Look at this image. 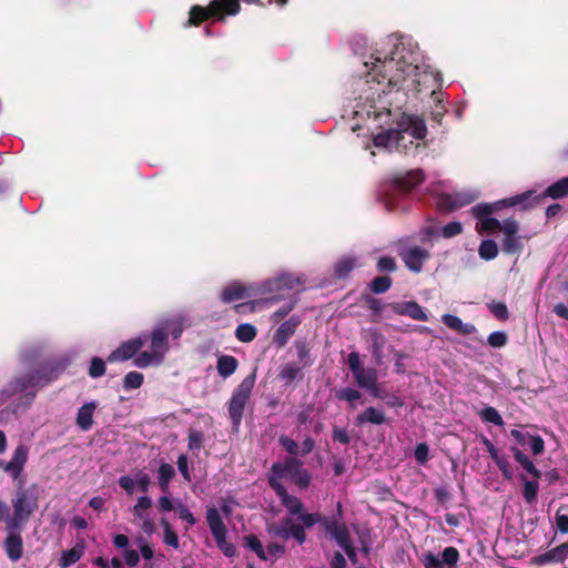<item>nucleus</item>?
<instances>
[{
  "label": "nucleus",
  "instance_id": "nucleus-57",
  "mask_svg": "<svg viewBox=\"0 0 568 568\" xmlns=\"http://www.w3.org/2000/svg\"><path fill=\"white\" fill-rule=\"evenodd\" d=\"M332 439L335 443H339L342 445H348L351 443V436L345 428H341L337 426H333L332 429Z\"/></svg>",
  "mask_w": 568,
  "mask_h": 568
},
{
  "label": "nucleus",
  "instance_id": "nucleus-54",
  "mask_svg": "<svg viewBox=\"0 0 568 568\" xmlns=\"http://www.w3.org/2000/svg\"><path fill=\"white\" fill-rule=\"evenodd\" d=\"M501 227V223L496 217H485L480 221V227L478 229L479 232H488L493 233L496 231H499Z\"/></svg>",
  "mask_w": 568,
  "mask_h": 568
},
{
  "label": "nucleus",
  "instance_id": "nucleus-2",
  "mask_svg": "<svg viewBox=\"0 0 568 568\" xmlns=\"http://www.w3.org/2000/svg\"><path fill=\"white\" fill-rule=\"evenodd\" d=\"M316 524H320L326 536L335 540L338 546L351 538V532L343 520L320 513L301 515L300 523H294L291 517H285L280 524L268 526L267 531L274 537L283 540L293 538L298 545H303L306 541V529Z\"/></svg>",
  "mask_w": 568,
  "mask_h": 568
},
{
  "label": "nucleus",
  "instance_id": "nucleus-27",
  "mask_svg": "<svg viewBox=\"0 0 568 568\" xmlns=\"http://www.w3.org/2000/svg\"><path fill=\"white\" fill-rule=\"evenodd\" d=\"M95 407V403L91 402L79 408L75 423L81 430L88 432L92 428Z\"/></svg>",
  "mask_w": 568,
  "mask_h": 568
},
{
  "label": "nucleus",
  "instance_id": "nucleus-56",
  "mask_svg": "<svg viewBox=\"0 0 568 568\" xmlns=\"http://www.w3.org/2000/svg\"><path fill=\"white\" fill-rule=\"evenodd\" d=\"M364 300L365 306L371 310L375 315L379 316L383 312L385 305L379 298H376L371 295H365L362 297Z\"/></svg>",
  "mask_w": 568,
  "mask_h": 568
},
{
  "label": "nucleus",
  "instance_id": "nucleus-10",
  "mask_svg": "<svg viewBox=\"0 0 568 568\" xmlns=\"http://www.w3.org/2000/svg\"><path fill=\"white\" fill-rule=\"evenodd\" d=\"M460 559L459 550L456 547L448 546L444 548L440 555H435L432 551H425L419 557L424 568H457Z\"/></svg>",
  "mask_w": 568,
  "mask_h": 568
},
{
  "label": "nucleus",
  "instance_id": "nucleus-22",
  "mask_svg": "<svg viewBox=\"0 0 568 568\" xmlns=\"http://www.w3.org/2000/svg\"><path fill=\"white\" fill-rule=\"evenodd\" d=\"M390 420L386 416L385 410L383 408L369 406L361 412L355 417V425L361 427L367 424L372 425H384L388 424Z\"/></svg>",
  "mask_w": 568,
  "mask_h": 568
},
{
  "label": "nucleus",
  "instance_id": "nucleus-61",
  "mask_svg": "<svg viewBox=\"0 0 568 568\" xmlns=\"http://www.w3.org/2000/svg\"><path fill=\"white\" fill-rule=\"evenodd\" d=\"M415 459L418 464L424 465L429 458V447L426 443L417 444L414 452Z\"/></svg>",
  "mask_w": 568,
  "mask_h": 568
},
{
  "label": "nucleus",
  "instance_id": "nucleus-25",
  "mask_svg": "<svg viewBox=\"0 0 568 568\" xmlns=\"http://www.w3.org/2000/svg\"><path fill=\"white\" fill-rule=\"evenodd\" d=\"M151 342V349L164 359L165 353L169 351V336L159 324L152 329L150 335H145Z\"/></svg>",
  "mask_w": 568,
  "mask_h": 568
},
{
  "label": "nucleus",
  "instance_id": "nucleus-11",
  "mask_svg": "<svg viewBox=\"0 0 568 568\" xmlns=\"http://www.w3.org/2000/svg\"><path fill=\"white\" fill-rule=\"evenodd\" d=\"M6 538L2 542L3 550L9 560L19 561L23 556V538L22 530L24 527L3 524Z\"/></svg>",
  "mask_w": 568,
  "mask_h": 568
},
{
  "label": "nucleus",
  "instance_id": "nucleus-30",
  "mask_svg": "<svg viewBox=\"0 0 568 568\" xmlns=\"http://www.w3.org/2000/svg\"><path fill=\"white\" fill-rule=\"evenodd\" d=\"M84 549H85L84 542L81 541V542H77L73 548H71L69 550H63L61 552V557L59 559V566L61 568H68L71 565L75 564L84 555Z\"/></svg>",
  "mask_w": 568,
  "mask_h": 568
},
{
  "label": "nucleus",
  "instance_id": "nucleus-7",
  "mask_svg": "<svg viewBox=\"0 0 568 568\" xmlns=\"http://www.w3.org/2000/svg\"><path fill=\"white\" fill-rule=\"evenodd\" d=\"M304 463L297 457H287L284 462L273 463L271 470L267 475L268 478H275L280 480L288 475L292 481L300 488H307L311 484V474L303 467Z\"/></svg>",
  "mask_w": 568,
  "mask_h": 568
},
{
  "label": "nucleus",
  "instance_id": "nucleus-5",
  "mask_svg": "<svg viewBox=\"0 0 568 568\" xmlns=\"http://www.w3.org/2000/svg\"><path fill=\"white\" fill-rule=\"evenodd\" d=\"M426 134L427 128L423 119L403 113L397 121L396 128H389L376 134L373 142L377 148L406 152L408 144H413L414 140L425 139Z\"/></svg>",
  "mask_w": 568,
  "mask_h": 568
},
{
  "label": "nucleus",
  "instance_id": "nucleus-60",
  "mask_svg": "<svg viewBox=\"0 0 568 568\" xmlns=\"http://www.w3.org/2000/svg\"><path fill=\"white\" fill-rule=\"evenodd\" d=\"M471 214L481 221L493 214V209L489 203H478L471 207Z\"/></svg>",
  "mask_w": 568,
  "mask_h": 568
},
{
  "label": "nucleus",
  "instance_id": "nucleus-18",
  "mask_svg": "<svg viewBox=\"0 0 568 568\" xmlns=\"http://www.w3.org/2000/svg\"><path fill=\"white\" fill-rule=\"evenodd\" d=\"M568 557V541L544 554L537 555L530 559L531 566H544L549 562L564 564Z\"/></svg>",
  "mask_w": 568,
  "mask_h": 568
},
{
  "label": "nucleus",
  "instance_id": "nucleus-52",
  "mask_svg": "<svg viewBox=\"0 0 568 568\" xmlns=\"http://www.w3.org/2000/svg\"><path fill=\"white\" fill-rule=\"evenodd\" d=\"M278 443L282 446V448L285 449L291 455L290 457H296L297 455H300V447L293 438L286 435H281L278 438Z\"/></svg>",
  "mask_w": 568,
  "mask_h": 568
},
{
  "label": "nucleus",
  "instance_id": "nucleus-35",
  "mask_svg": "<svg viewBox=\"0 0 568 568\" xmlns=\"http://www.w3.org/2000/svg\"><path fill=\"white\" fill-rule=\"evenodd\" d=\"M335 397L338 400L347 402L349 408L356 409L358 406V400L362 398V393L355 388L345 387L337 389L335 393Z\"/></svg>",
  "mask_w": 568,
  "mask_h": 568
},
{
  "label": "nucleus",
  "instance_id": "nucleus-42",
  "mask_svg": "<svg viewBox=\"0 0 568 568\" xmlns=\"http://www.w3.org/2000/svg\"><path fill=\"white\" fill-rule=\"evenodd\" d=\"M297 352V362L303 367H310L313 364V359L311 358V352L305 341L297 339L294 343Z\"/></svg>",
  "mask_w": 568,
  "mask_h": 568
},
{
  "label": "nucleus",
  "instance_id": "nucleus-62",
  "mask_svg": "<svg viewBox=\"0 0 568 568\" xmlns=\"http://www.w3.org/2000/svg\"><path fill=\"white\" fill-rule=\"evenodd\" d=\"M488 344L491 346V347H503L507 344V335L506 333L504 332H493L489 336H488Z\"/></svg>",
  "mask_w": 568,
  "mask_h": 568
},
{
  "label": "nucleus",
  "instance_id": "nucleus-28",
  "mask_svg": "<svg viewBox=\"0 0 568 568\" xmlns=\"http://www.w3.org/2000/svg\"><path fill=\"white\" fill-rule=\"evenodd\" d=\"M246 296H248L247 288L240 282H233L223 288L220 298L223 303H231Z\"/></svg>",
  "mask_w": 568,
  "mask_h": 568
},
{
  "label": "nucleus",
  "instance_id": "nucleus-15",
  "mask_svg": "<svg viewBox=\"0 0 568 568\" xmlns=\"http://www.w3.org/2000/svg\"><path fill=\"white\" fill-rule=\"evenodd\" d=\"M399 256L409 271L418 274L423 271L424 263L429 260L430 253L426 248L412 246L402 251Z\"/></svg>",
  "mask_w": 568,
  "mask_h": 568
},
{
  "label": "nucleus",
  "instance_id": "nucleus-64",
  "mask_svg": "<svg viewBox=\"0 0 568 568\" xmlns=\"http://www.w3.org/2000/svg\"><path fill=\"white\" fill-rule=\"evenodd\" d=\"M175 510L178 511L179 517L182 520L186 521L189 525L193 526L196 524V518L194 517V515L189 510V508L185 505L180 503L175 507Z\"/></svg>",
  "mask_w": 568,
  "mask_h": 568
},
{
  "label": "nucleus",
  "instance_id": "nucleus-50",
  "mask_svg": "<svg viewBox=\"0 0 568 568\" xmlns=\"http://www.w3.org/2000/svg\"><path fill=\"white\" fill-rule=\"evenodd\" d=\"M105 362L101 357H93L91 359L88 374L92 378H99L105 374Z\"/></svg>",
  "mask_w": 568,
  "mask_h": 568
},
{
  "label": "nucleus",
  "instance_id": "nucleus-40",
  "mask_svg": "<svg viewBox=\"0 0 568 568\" xmlns=\"http://www.w3.org/2000/svg\"><path fill=\"white\" fill-rule=\"evenodd\" d=\"M256 335V327L250 323L240 324L235 329V337L242 343H251Z\"/></svg>",
  "mask_w": 568,
  "mask_h": 568
},
{
  "label": "nucleus",
  "instance_id": "nucleus-33",
  "mask_svg": "<svg viewBox=\"0 0 568 568\" xmlns=\"http://www.w3.org/2000/svg\"><path fill=\"white\" fill-rule=\"evenodd\" d=\"M239 361L232 355H221L217 357L216 369L221 377L227 378L235 373Z\"/></svg>",
  "mask_w": 568,
  "mask_h": 568
},
{
  "label": "nucleus",
  "instance_id": "nucleus-17",
  "mask_svg": "<svg viewBox=\"0 0 568 568\" xmlns=\"http://www.w3.org/2000/svg\"><path fill=\"white\" fill-rule=\"evenodd\" d=\"M424 180V174L420 170H413L403 175L395 176L392 182L394 192L409 193L414 187L420 184Z\"/></svg>",
  "mask_w": 568,
  "mask_h": 568
},
{
  "label": "nucleus",
  "instance_id": "nucleus-45",
  "mask_svg": "<svg viewBox=\"0 0 568 568\" xmlns=\"http://www.w3.org/2000/svg\"><path fill=\"white\" fill-rule=\"evenodd\" d=\"M245 546L256 554L261 560H267L264 547L256 535H247L244 537Z\"/></svg>",
  "mask_w": 568,
  "mask_h": 568
},
{
  "label": "nucleus",
  "instance_id": "nucleus-19",
  "mask_svg": "<svg viewBox=\"0 0 568 568\" xmlns=\"http://www.w3.org/2000/svg\"><path fill=\"white\" fill-rule=\"evenodd\" d=\"M568 196V176L561 178L558 181L550 184L541 194L532 195L531 202L534 206L538 205L546 197L552 200H559Z\"/></svg>",
  "mask_w": 568,
  "mask_h": 568
},
{
  "label": "nucleus",
  "instance_id": "nucleus-37",
  "mask_svg": "<svg viewBox=\"0 0 568 568\" xmlns=\"http://www.w3.org/2000/svg\"><path fill=\"white\" fill-rule=\"evenodd\" d=\"M175 470L172 465L168 463H162L158 470V480L159 486L162 491L166 493L169 490V484L174 478Z\"/></svg>",
  "mask_w": 568,
  "mask_h": 568
},
{
  "label": "nucleus",
  "instance_id": "nucleus-4",
  "mask_svg": "<svg viewBox=\"0 0 568 568\" xmlns=\"http://www.w3.org/2000/svg\"><path fill=\"white\" fill-rule=\"evenodd\" d=\"M18 486L11 497V507L0 499V524H10L24 527L39 508L40 488L38 484L24 487L23 479L17 481Z\"/></svg>",
  "mask_w": 568,
  "mask_h": 568
},
{
  "label": "nucleus",
  "instance_id": "nucleus-26",
  "mask_svg": "<svg viewBox=\"0 0 568 568\" xmlns=\"http://www.w3.org/2000/svg\"><path fill=\"white\" fill-rule=\"evenodd\" d=\"M359 387L366 388L374 397L379 398V389L377 387V375L374 369H364L363 367L353 374Z\"/></svg>",
  "mask_w": 568,
  "mask_h": 568
},
{
  "label": "nucleus",
  "instance_id": "nucleus-49",
  "mask_svg": "<svg viewBox=\"0 0 568 568\" xmlns=\"http://www.w3.org/2000/svg\"><path fill=\"white\" fill-rule=\"evenodd\" d=\"M204 434L201 430L191 429L187 436V448L191 452L200 450L203 447Z\"/></svg>",
  "mask_w": 568,
  "mask_h": 568
},
{
  "label": "nucleus",
  "instance_id": "nucleus-59",
  "mask_svg": "<svg viewBox=\"0 0 568 568\" xmlns=\"http://www.w3.org/2000/svg\"><path fill=\"white\" fill-rule=\"evenodd\" d=\"M505 236H516L519 231V224L515 219H506L501 223L500 230Z\"/></svg>",
  "mask_w": 568,
  "mask_h": 568
},
{
  "label": "nucleus",
  "instance_id": "nucleus-53",
  "mask_svg": "<svg viewBox=\"0 0 568 568\" xmlns=\"http://www.w3.org/2000/svg\"><path fill=\"white\" fill-rule=\"evenodd\" d=\"M521 248L519 239L517 236H505L503 239V251L506 254H515Z\"/></svg>",
  "mask_w": 568,
  "mask_h": 568
},
{
  "label": "nucleus",
  "instance_id": "nucleus-21",
  "mask_svg": "<svg viewBox=\"0 0 568 568\" xmlns=\"http://www.w3.org/2000/svg\"><path fill=\"white\" fill-rule=\"evenodd\" d=\"M534 193L535 191L529 190L515 196L489 203V205L493 209V213L504 207H511L516 205H521L523 210H529L534 207V203L531 202Z\"/></svg>",
  "mask_w": 568,
  "mask_h": 568
},
{
  "label": "nucleus",
  "instance_id": "nucleus-63",
  "mask_svg": "<svg viewBox=\"0 0 568 568\" xmlns=\"http://www.w3.org/2000/svg\"><path fill=\"white\" fill-rule=\"evenodd\" d=\"M562 509H564V506H561L557 510L556 516H555V523H556L557 529L561 534H568V515L561 514Z\"/></svg>",
  "mask_w": 568,
  "mask_h": 568
},
{
  "label": "nucleus",
  "instance_id": "nucleus-20",
  "mask_svg": "<svg viewBox=\"0 0 568 568\" xmlns=\"http://www.w3.org/2000/svg\"><path fill=\"white\" fill-rule=\"evenodd\" d=\"M476 200L473 192H456L453 194H444L439 199V205L447 211H455L457 209L469 205Z\"/></svg>",
  "mask_w": 568,
  "mask_h": 568
},
{
  "label": "nucleus",
  "instance_id": "nucleus-12",
  "mask_svg": "<svg viewBox=\"0 0 568 568\" xmlns=\"http://www.w3.org/2000/svg\"><path fill=\"white\" fill-rule=\"evenodd\" d=\"M29 448L24 444H20L16 447L12 457L9 462L0 459V469L11 476L14 481L21 478V474L28 462Z\"/></svg>",
  "mask_w": 568,
  "mask_h": 568
},
{
  "label": "nucleus",
  "instance_id": "nucleus-44",
  "mask_svg": "<svg viewBox=\"0 0 568 568\" xmlns=\"http://www.w3.org/2000/svg\"><path fill=\"white\" fill-rule=\"evenodd\" d=\"M144 382V376L142 373L136 371H131L126 373L123 377V388L124 390L136 389L142 386Z\"/></svg>",
  "mask_w": 568,
  "mask_h": 568
},
{
  "label": "nucleus",
  "instance_id": "nucleus-24",
  "mask_svg": "<svg viewBox=\"0 0 568 568\" xmlns=\"http://www.w3.org/2000/svg\"><path fill=\"white\" fill-rule=\"evenodd\" d=\"M301 324L298 316H291L287 321L283 322L274 334V342L277 346L283 347L286 345L288 339L295 334L296 328Z\"/></svg>",
  "mask_w": 568,
  "mask_h": 568
},
{
  "label": "nucleus",
  "instance_id": "nucleus-55",
  "mask_svg": "<svg viewBox=\"0 0 568 568\" xmlns=\"http://www.w3.org/2000/svg\"><path fill=\"white\" fill-rule=\"evenodd\" d=\"M462 232H463V225L458 221L449 222L446 225H444L442 229V235L445 239L454 237L456 235H459Z\"/></svg>",
  "mask_w": 568,
  "mask_h": 568
},
{
  "label": "nucleus",
  "instance_id": "nucleus-36",
  "mask_svg": "<svg viewBox=\"0 0 568 568\" xmlns=\"http://www.w3.org/2000/svg\"><path fill=\"white\" fill-rule=\"evenodd\" d=\"M159 325L164 328L168 336H172L174 339H178L181 337L183 333V321L182 318L172 317L166 318L159 323Z\"/></svg>",
  "mask_w": 568,
  "mask_h": 568
},
{
  "label": "nucleus",
  "instance_id": "nucleus-8",
  "mask_svg": "<svg viewBox=\"0 0 568 568\" xmlns=\"http://www.w3.org/2000/svg\"><path fill=\"white\" fill-rule=\"evenodd\" d=\"M255 383V375L246 376L233 390L229 402V415L232 424L237 428L243 418L245 406L251 397L252 389Z\"/></svg>",
  "mask_w": 568,
  "mask_h": 568
},
{
  "label": "nucleus",
  "instance_id": "nucleus-14",
  "mask_svg": "<svg viewBox=\"0 0 568 568\" xmlns=\"http://www.w3.org/2000/svg\"><path fill=\"white\" fill-rule=\"evenodd\" d=\"M268 485L275 491L276 496L281 500V504L287 509L288 514L297 515L298 518L301 515L305 514L303 513V501L298 497L290 495L285 486L280 480H275V478H268Z\"/></svg>",
  "mask_w": 568,
  "mask_h": 568
},
{
  "label": "nucleus",
  "instance_id": "nucleus-9",
  "mask_svg": "<svg viewBox=\"0 0 568 568\" xmlns=\"http://www.w3.org/2000/svg\"><path fill=\"white\" fill-rule=\"evenodd\" d=\"M206 523L210 527L212 536L216 542L217 548L224 556L232 558L236 555V548L232 542L226 540L227 529L226 526L215 507H207Z\"/></svg>",
  "mask_w": 568,
  "mask_h": 568
},
{
  "label": "nucleus",
  "instance_id": "nucleus-46",
  "mask_svg": "<svg viewBox=\"0 0 568 568\" xmlns=\"http://www.w3.org/2000/svg\"><path fill=\"white\" fill-rule=\"evenodd\" d=\"M161 525L164 529V536H163L164 544H166L170 547H173L174 549H178L179 545H180L178 534L173 530V528L171 527V525L169 524V521L166 519L162 518Z\"/></svg>",
  "mask_w": 568,
  "mask_h": 568
},
{
  "label": "nucleus",
  "instance_id": "nucleus-34",
  "mask_svg": "<svg viewBox=\"0 0 568 568\" xmlns=\"http://www.w3.org/2000/svg\"><path fill=\"white\" fill-rule=\"evenodd\" d=\"M357 265V258L354 256H344L338 260L334 265V276L338 280H344L349 276Z\"/></svg>",
  "mask_w": 568,
  "mask_h": 568
},
{
  "label": "nucleus",
  "instance_id": "nucleus-16",
  "mask_svg": "<svg viewBox=\"0 0 568 568\" xmlns=\"http://www.w3.org/2000/svg\"><path fill=\"white\" fill-rule=\"evenodd\" d=\"M300 284H301V281L298 277H295L292 274L285 273V274L278 275L275 278L267 281L264 284V291L268 292V293H277L278 295L271 298L272 301L275 302L278 300L280 296H282L281 293L283 291L293 290Z\"/></svg>",
  "mask_w": 568,
  "mask_h": 568
},
{
  "label": "nucleus",
  "instance_id": "nucleus-48",
  "mask_svg": "<svg viewBox=\"0 0 568 568\" xmlns=\"http://www.w3.org/2000/svg\"><path fill=\"white\" fill-rule=\"evenodd\" d=\"M479 416L484 422L491 423L496 426L504 425L503 417L495 407H485L484 409H481Z\"/></svg>",
  "mask_w": 568,
  "mask_h": 568
},
{
  "label": "nucleus",
  "instance_id": "nucleus-47",
  "mask_svg": "<svg viewBox=\"0 0 568 568\" xmlns=\"http://www.w3.org/2000/svg\"><path fill=\"white\" fill-rule=\"evenodd\" d=\"M152 506V499L149 496H141L133 506L132 513L139 519H144L149 514L146 510Z\"/></svg>",
  "mask_w": 568,
  "mask_h": 568
},
{
  "label": "nucleus",
  "instance_id": "nucleus-3",
  "mask_svg": "<svg viewBox=\"0 0 568 568\" xmlns=\"http://www.w3.org/2000/svg\"><path fill=\"white\" fill-rule=\"evenodd\" d=\"M62 371L63 366L58 363H43L33 372L12 378L0 392V405L23 392L26 394L21 397L22 404L30 405L36 398V390L29 389L47 386L57 379Z\"/></svg>",
  "mask_w": 568,
  "mask_h": 568
},
{
  "label": "nucleus",
  "instance_id": "nucleus-51",
  "mask_svg": "<svg viewBox=\"0 0 568 568\" xmlns=\"http://www.w3.org/2000/svg\"><path fill=\"white\" fill-rule=\"evenodd\" d=\"M376 268L381 273H393L397 270L396 260L392 256H381L377 261Z\"/></svg>",
  "mask_w": 568,
  "mask_h": 568
},
{
  "label": "nucleus",
  "instance_id": "nucleus-31",
  "mask_svg": "<svg viewBox=\"0 0 568 568\" xmlns=\"http://www.w3.org/2000/svg\"><path fill=\"white\" fill-rule=\"evenodd\" d=\"M442 320L447 327L458 332L464 336L471 335L476 331V327L473 324L463 323L458 316L453 314H445L443 315Z\"/></svg>",
  "mask_w": 568,
  "mask_h": 568
},
{
  "label": "nucleus",
  "instance_id": "nucleus-32",
  "mask_svg": "<svg viewBox=\"0 0 568 568\" xmlns=\"http://www.w3.org/2000/svg\"><path fill=\"white\" fill-rule=\"evenodd\" d=\"M510 452L515 460L535 479H539L541 477V471L535 466V464L529 459V457L523 453L518 447L511 446Z\"/></svg>",
  "mask_w": 568,
  "mask_h": 568
},
{
  "label": "nucleus",
  "instance_id": "nucleus-58",
  "mask_svg": "<svg viewBox=\"0 0 568 568\" xmlns=\"http://www.w3.org/2000/svg\"><path fill=\"white\" fill-rule=\"evenodd\" d=\"M490 312L497 320L506 321L509 317L508 307L504 302L494 303L489 306Z\"/></svg>",
  "mask_w": 568,
  "mask_h": 568
},
{
  "label": "nucleus",
  "instance_id": "nucleus-39",
  "mask_svg": "<svg viewBox=\"0 0 568 568\" xmlns=\"http://www.w3.org/2000/svg\"><path fill=\"white\" fill-rule=\"evenodd\" d=\"M520 480L524 483L523 496L526 503L531 504L536 500L539 484L538 479L528 480L525 475L519 476Z\"/></svg>",
  "mask_w": 568,
  "mask_h": 568
},
{
  "label": "nucleus",
  "instance_id": "nucleus-41",
  "mask_svg": "<svg viewBox=\"0 0 568 568\" xmlns=\"http://www.w3.org/2000/svg\"><path fill=\"white\" fill-rule=\"evenodd\" d=\"M479 257L485 261H491L498 255V246L494 240H483L478 247Z\"/></svg>",
  "mask_w": 568,
  "mask_h": 568
},
{
  "label": "nucleus",
  "instance_id": "nucleus-6",
  "mask_svg": "<svg viewBox=\"0 0 568 568\" xmlns=\"http://www.w3.org/2000/svg\"><path fill=\"white\" fill-rule=\"evenodd\" d=\"M240 10L241 6L236 0H212L207 7L193 6L190 10L187 23L199 26L209 18L224 20L225 16H235Z\"/></svg>",
  "mask_w": 568,
  "mask_h": 568
},
{
  "label": "nucleus",
  "instance_id": "nucleus-13",
  "mask_svg": "<svg viewBox=\"0 0 568 568\" xmlns=\"http://www.w3.org/2000/svg\"><path fill=\"white\" fill-rule=\"evenodd\" d=\"M146 342V336H138L129 341L122 342L119 345V347L111 352V354L106 357V362L115 363L125 362L131 358L134 359L138 352L144 346Z\"/></svg>",
  "mask_w": 568,
  "mask_h": 568
},
{
  "label": "nucleus",
  "instance_id": "nucleus-43",
  "mask_svg": "<svg viewBox=\"0 0 568 568\" xmlns=\"http://www.w3.org/2000/svg\"><path fill=\"white\" fill-rule=\"evenodd\" d=\"M393 284V280L388 275H382L377 276L372 280V282L368 284V287L372 293L374 294H383L386 293Z\"/></svg>",
  "mask_w": 568,
  "mask_h": 568
},
{
  "label": "nucleus",
  "instance_id": "nucleus-23",
  "mask_svg": "<svg viewBox=\"0 0 568 568\" xmlns=\"http://www.w3.org/2000/svg\"><path fill=\"white\" fill-rule=\"evenodd\" d=\"M389 307L397 315H406L416 321H427L428 316L423 307L415 301L390 303Z\"/></svg>",
  "mask_w": 568,
  "mask_h": 568
},
{
  "label": "nucleus",
  "instance_id": "nucleus-38",
  "mask_svg": "<svg viewBox=\"0 0 568 568\" xmlns=\"http://www.w3.org/2000/svg\"><path fill=\"white\" fill-rule=\"evenodd\" d=\"M162 362H163V358L159 357V355L155 354V352H153L152 349H151V352H146V351L140 352L139 351L133 359L134 365L139 368H146V367L151 366L153 363L160 364Z\"/></svg>",
  "mask_w": 568,
  "mask_h": 568
},
{
  "label": "nucleus",
  "instance_id": "nucleus-1",
  "mask_svg": "<svg viewBox=\"0 0 568 568\" xmlns=\"http://www.w3.org/2000/svg\"><path fill=\"white\" fill-rule=\"evenodd\" d=\"M418 62L419 53L404 43L397 44L389 57H374L365 81L367 89L363 90L366 102L388 106L407 103L438 106L444 103L446 94L434 83V79L417 73Z\"/></svg>",
  "mask_w": 568,
  "mask_h": 568
},
{
  "label": "nucleus",
  "instance_id": "nucleus-29",
  "mask_svg": "<svg viewBox=\"0 0 568 568\" xmlns=\"http://www.w3.org/2000/svg\"><path fill=\"white\" fill-rule=\"evenodd\" d=\"M305 367L300 365L298 363H287L283 365L278 372L277 377L285 383V385L292 384L296 379H303L302 371Z\"/></svg>",
  "mask_w": 568,
  "mask_h": 568
}]
</instances>
